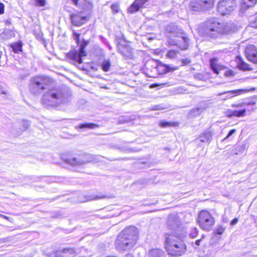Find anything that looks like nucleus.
<instances>
[{"label": "nucleus", "mask_w": 257, "mask_h": 257, "mask_svg": "<svg viewBox=\"0 0 257 257\" xmlns=\"http://www.w3.org/2000/svg\"><path fill=\"white\" fill-rule=\"evenodd\" d=\"M138 239V229L130 226L120 232L115 240V247L119 251H126L132 249Z\"/></svg>", "instance_id": "obj_1"}, {"label": "nucleus", "mask_w": 257, "mask_h": 257, "mask_svg": "<svg viewBox=\"0 0 257 257\" xmlns=\"http://www.w3.org/2000/svg\"><path fill=\"white\" fill-rule=\"evenodd\" d=\"M184 236L174 233H165V247L169 254L180 256L186 251V246L183 241Z\"/></svg>", "instance_id": "obj_2"}, {"label": "nucleus", "mask_w": 257, "mask_h": 257, "mask_svg": "<svg viewBox=\"0 0 257 257\" xmlns=\"http://www.w3.org/2000/svg\"><path fill=\"white\" fill-rule=\"evenodd\" d=\"M70 94L65 89L57 88L49 90L42 98V103L47 106H57L69 101Z\"/></svg>", "instance_id": "obj_3"}, {"label": "nucleus", "mask_w": 257, "mask_h": 257, "mask_svg": "<svg viewBox=\"0 0 257 257\" xmlns=\"http://www.w3.org/2000/svg\"><path fill=\"white\" fill-rule=\"evenodd\" d=\"M166 34L170 40L168 43L171 45H176L181 50H186L189 45V39L183 35V31L175 24H171L166 28Z\"/></svg>", "instance_id": "obj_4"}, {"label": "nucleus", "mask_w": 257, "mask_h": 257, "mask_svg": "<svg viewBox=\"0 0 257 257\" xmlns=\"http://www.w3.org/2000/svg\"><path fill=\"white\" fill-rule=\"evenodd\" d=\"M224 32L223 25L217 21L216 19L208 20L200 28L199 33L203 36L215 39Z\"/></svg>", "instance_id": "obj_5"}, {"label": "nucleus", "mask_w": 257, "mask_h": 257, "mask_svg": "<svg viewBox=\"0 0 257 257\" xmlns=\"http://www.w3.org/2000/svg\"><path fill=\"white\" fill-rule=\"evenodd\" d=\"M197 221L200 228L206 231L211 230L215 223L214 218L207 210L199 212Z\"/></svg>", "instance_id": "obj_6"}, {"label": "nucleus", "mask_w": 257, "mask_h": 257, "mask_svg": "<svg viewBox=\"0 0 257 257\" xmlns=\"http://www.w3.org/2000/svg\"><path fill=\"white\" fill-rule=\"evenodd\" d=\"M50 79L47 77L37 76L34 77L30 85V90L32 93L38 94L42 93L48 89Z\"/></svg>", "instance_id": "obj_7"}, {"label": "nucleus", "mask_w": 257, "mask_h": 257, "mask_svg": "<svg viewBox=\"0 0 257 257\" xmlns=\"http://www.w3.org/2000/svg\"><path fill=\"white\" fill-rule=\"evenodd\" d=\"M62 158L65 162L72 166H80L91 161L90 156L86 154L63 157Z\"/></svg>", "instance_id": "obj_8"}, {"label": "nucleus", "mask_w": 257, "mask_h": 257, "mask_svg": "<svg viewBox=\"0 0 257 257\" xmlns=\"http://www.w3.org/2000/svg\"><path fill=\"white\" fill-rule=\"evenodd\" d=\"M236 6L234 0H222L218 3V12L222 16L226 15L233 11Z\"/></svg>", "instance_id": "obj_9"}, {"label": "nucleus", "mask_w": 257, "mask_h": 257, "mask_svg": "<svg viewBox=\"0 0 257 257\" xmlns=\"http://www.w3.org/2000/svg\"><path fill=\"white\" fill-rule=\"evenodd\" d=\"M86 45L87 43L81 45L79 47V51L74 50L69 52L68 53V57L74 61H77L79 64L82 63V58L86 55V52L84 50Z\"/></svg>", "instance_id": "obj_10"}, {"label": "nucleus", "mask_w": 257, "mask_h": 257, "mask_svg": "<svg viewBox=\"0 0 257 257\" xmlns=\"http://www.w3.org/2000/svg\"><path fill=\"white\" fill-rule=\"evenodd\" d=\"M245 53L247 59L249 61L257 64V51L254 45H248L245 48Z\"/></svg>", "instance_id": "obj_11"}, {"label": "nucleus", "mask_w": 257, "mask_h": 257, "mask_svg": "<svg viewBox=\"0 0 257 257\" xmlns=\"http://www.w3.org/2000/svg\"><path fill=\"white\" fill-rule=\"evenodd\" d=\"M254 88L251 89H239L236 90H233L231 91H224L222 93H219L218 95H221L223 94H226L227 95L224 99H229L234 96L240 95L243 93H245L249 91L254 90Z\"/></svg>", "instance_id": "obj_12"}, {"label": "nucleus", "mask_w": 257, "mask_h": 257, "mask_svg": "<svg viewBox=\"0 0 257 257\" xmlns=\"http://www.w3.org/2000/svg\"><path fill=\"white\" fill-rule=\"evenodd\" d=\"M117 49L120 54L125 58L131 59L133 57V49L129 45H117Z\"/></svg>", "instance_id": "obj_13"}, {"label": "nucleus", "mask_w": 257, "mask_h": 257, "mask_svg": "<svg viewBox=\"0 0 257 257\" xmlns=\"http://www.w3.org/2000/svg\"><path fill=\"white\" fill-rule=\"evenodd\" d=\"M70 19L73 25L79 27L86 23L87 17L82 16L80 14H74L70 16Z\"/></svg>", "instance_id": "obj_14"}, {"label": "nucleus", "mask_w": 257, "mask_h": 257, "mask_svg": "<svg viewBox=\"0 0 257 257\" xmlns=\"http://www.w3.org/2000/svg\"><path fill=\"white\" fill-rule=\"evenodd\" d=\"M76 252L73 248H65L56 253L55 257H76Z\"/></svg>", "instance_id": "obj_15"}, {"label": "nucleus", "mask_w": 257, "mask_h": 257, "mask_svg": "<svg viewBox=\"0 0 257 257\" xmlns=\"http://www.w3.org/2000/svg\"><path fill=\"white\" fill-rule=\"evenodd\" d=\"M179 224L180 220L176 215L172 214L169 215L167 221V225L169 228L175 231L178 227Z\"/></svg>", "instance_id": "obj_16"}, {"label": "nucleus", "mask_w": 257, "mask_h": 257, "mask_svg": "<svg viewBox=\"0 0 257 257\" xmlns=\"http://www.w3.org/2000/svg\"><path fill=\"white\" fill-rule=\"evenodd\" d=\"M156 69L160 74H163L177 69V67H172L171 65L163 63L158 64Z\"/></svg>", "instance_id": "obj_17"}, {"label": "nucleus", "mask_w": 257, "mask_h": 257, "mask_svg": "<svg viewBox=\"0 0 257 257\" xmlns=\"http://www.w3.org/2000/svg\"><path fill=\"white\" fill-rule=\"evenodd\" d=\"M211 103L206 101H203L200 102L198 106L194 108H193L191 112L194 115H200L203 111L206 110L207 108H208L210 105Z\"/></svg>", "instance_id": "obj_18"}, {"label": "nucleus", "mask_w": 257, "mask_h": 257, "mask_svg": "<svg viewBox=\"0 0 257 257\" xmlns=\"http://www.w3.org/2000/svg\"><path fill=\"white\" fill-rule=\"evenodd\" d=\"M148 0H136L129 7L128 12L134 13L139 10Z\"/></svg>", "instance_id": "obj_19"}, {"label": "nucleus", "mask_w": 257, "mask_h": 257, "mask_svg": "<svg viewBox=\"0 0 257 257\" xmlns=\"http://www.w3.org/2000/svg\"><path fill=\"white\" fill-rule=\"evenodd\" d=\"M257 3V0H241L240 10L245 11L250 7H253Z\"/></svg>", "instance_id": "obj_20"}, {"label": "nucleus", "mask_w": 257, "mask_h": 257, "mask_svg": "<svg viewBox=\"0 0 257 257\" xmlns=\"http://www.w3.org/2000/svg\"><path fill=\"white\" fill-rule=\"evenodd\" d=\"M84 199H81L80 201L81 202H85L87 201H90L92 200H96L100 199L105 198V196L104 195H84Z\"/></svg>", "instance_id": "obj_21"}, {"label": "nucleus", "mask_w": 257, "mask_h": 257, "mask_svg": "<svg viewBox=\"0 0 257 257\" xmlns=\"http://www.w3.org/2000/svg\"><path fill=\"white\" fill-rule=\"evenodd\" d=\"M73 3L78 7H80L83 8L84 9H85V7H87L88 10H91L92 9L93 6L92 4L89 2H85L84 6H82L83 3L84 2V0H71Z\"/></svg>", "instance_id": "obj_22"}, {"label": "nucleus", "mask_w": 257, "mask_h": 257, "mask_svg": "<svg viewBox=\"0 0 257 257\" xmlns=\"http://www.w3.org/2000/svg\"><path fill=\"white\" fill-rule=\"evenodd\" d=\"M202 7V11L211 8L214 5V0H199Z\"/></svg>", "instance_id": "obj_23"}, {"label": "nucleus", "mask_w": 257, "mask_h": 257, "mask_svg": "<svg viewBox=\"0 0 257 257\" xmlns=\"http://www.w3.org/2000/svg\"><path fill=\"white\" fill-rule=\"evenodd\" d=\"M189 7L190 10L193 11L199 12L202 11V7L199 0H195L191 2Z\"/></svg>", "instance_id": "obj_24"}, {"label": "nucleus", "mask_w": 257, "mask_h": 257, "mask_svg": "<svg viewBox=\"0 0 257 257\" xmlns=\"http://www.w3.org/2000/svg\"><path fill=\"white\" fill-rule=\"evenodd\" d=\"M237 67L239 69L243 71L252 70L249 65L244 62L240 57H237Z\"/></svg>", "instance_id": "obj_25"}, {"label": "nucleus", "mask_w": 257, "mask_h": 257, "mask_svg": "<svg viewBox=\"0 0 257 257\" xmlns=\"http://www.w3.org/2000/svg\"><path fill=\"white\" fill-rule=\"evenodd\" d=\"M164 252L158 248L153 249L149 252V257H164Z\"/></svg>", "instance_id": "obj_26"}, {"label": "nucleus", "mask_w": 257, "mask_h": 257, "mask_svg": "<svg viewBox=\"0 0 257 257\" xmlns=\"http://www.w3.org/2000/svg\"><path fill=\"white\" fill-rule=\"evenodd\" d=\"M211 133L209 131H206L200 136L199 139L200 142H207L211 141Z\"/></svg>", "instance_id": "obj_27"}, {"label": "nucleus", "mask_w": 257, "mask_h": 257, "mask_svg": "<svg viewBox=\"0 0 257 257\" xmlns=\"http://www.w3.org/2000/svg\"><path fill=\"white\" fill-rule=\"evenodd\" d=\"M22 125V127L20 128V130L18 131L17 135L20 134L22 132L26 131L30 126V122L25 120H22L20 123V125Z\"/></svg>", "instance_id": "obj_28"}, {"label": "nucleus", "mask_w": 257, "mask_h": 257, "mask_svg": "<svg viewBox=\"0 0 257 257\" xmlns=\"http://www.w3.org/2000/svg\"><path fill=\"white\" fill-rule=\"evenodd\" d=\"M11 47L15 53L22 51V44L21 42L11 44Z\"/></svg>", "instance_id": "obj_29"}, {"label": "nucleus", "mask_w": 257, "mask_h": 257, "mask_svg": "<svg viewBox=\"0 0 257 257\" xmlns=\"http://www.w3.org/2000/svg\"><path fill=\"white\" fill-rule=\"evenodd\" d=\"M99 127V125L93 123H85L81 124L79 125V127L80 128H90V129H93L95 128H97Z\"/></svg>", "instance_id": "obj_30"}, {"label": "nucleus", "mask_w": 257, "mask_h": 257, "mask_svg": "<svg viewBox=\"0 0 257 257\" xmlns=\"http://www.w3.org/2000/svg\"><path fill=\"white\" fill-rule=\"evenodd\" d=\"M178 53V51L177 50H174L173 49L169 50L166 54V56L167 58L171 59H176L177 57Z\"/></svg>", "instance_id": "obj_31"}, {"label": "nucleus", "mask_w": 257, "mask_h": 257, "mask_svg": "<svg viewBox=\"0 0 257 257\" xmlns=\"http://www.w3.org/2000/svg\"><path fill=\"white\" fill-rule=\"evenodd\" d=\"M177 122L171 121H161L160 122V125L162 127H166L169 126H175L178 125Z\"/></svg>", "instance_id": "obj_32"}, {"label": "nucleus", "mask_w": 257, "mask_h": 257, "mask_svg": "<svg viewBox=\"0 0 257 257\" xmlns=\"http://www.w3.org/2000/svg\"><path fill=\"white\" fill-rule=\"evenodd\" d=\"M111 64L109 60H104L101 64V69L104 72H107L110 67Z\"/></svg>", "instance_id": "obj_33"}, {"label": "nucleus", "mask_w": 257, "mask_h": 257, "mask_svg": "<svg viewBox=\"0 0 257 257\" xmlns=\"http://www.w3.org/2000/svg\"><path fill=\"white\" fill-rule=\"evenodd\" d=\"M242 102L244 106L246 105H253L255 104V98L253 97H249L244 99Z\"/></svg>", "instance_id": "obj_34"}, {"label": "nucleus", "mask_w": 257, "mask_h": 257, "mask_svg": "<svg viewBox=\"0 0 257 257\" xmlns=\"http://www.w3.org/2000/svg\"><path fill=\"white\" fill-rule=\"evenodd\" d=\"M245 112L246 109L245 108L239 110H235L233 111V115H234V116L242 117L245 115Z\"/></svg>", "instance_id": "obj_35"}, {"label": "nucleus", "mask_w": 257, "mask_h": 257, "mask_svg": "<svg viewBox=\"0 0 257 257\" xmlns=\"http://www.w3.org/2000/svg\"><path fill=\"white\" fill-rule=\"evenodd\" d=\"M245 149V145L238 146L234 150V153L235 154H238L240 152L242 153L243 151H244Z\"/></svg>", "instance_id": "obj_36"}, {"label": "nucleus", "mask_w": 257, "mask_h": 257, "mask_svg": "<svg viewBox=\"0 0 257 257\" xmlns=\"http://www.w3.org/2000/svg\"><path fill=\"white\" fill-rule=\"evenodd\" d=\"M198 234V230L197 228L194 227L192 228L191 232L189 233V236L192 238L195 237Z\"/></svg>", "instance_id": "obj_37"}, {"label": "nucleus", "mask_w": 257, "mask_h": 257, "mask_svg": "<svg viewBox=\"0 0 257 257\" xmlns=\"http://www.w3.org/2000/svg\"><path fill=\"white\" fill-rule=\"evenodd\" d=\"M250 26L252 28L257 29V14L255 16L254 20L250 21Z\"/></svg>", "instance_id": "obj_38"}, {"label": "nucleus", "mask_w": 257, "mask_h": 257, "mask_svg": "<svg viewBox=\"0 0 257 257\" xmlns=\"http://www.w3.org/2000/svg\"><path fill=\"white\" fill-rule=\"evenodd\" d=\"M225 229V227L222 225H220L216 229V233L219 235H221L224 232Z\"/></svg>", "instance_id": "obj_39"}, {"label": "nucleus", "mask_w": 257, "mask_h": 257, "mask_svg": "<svg viewBox=\"0 0 257 257\" xmlns=\"http://www.w3.org/2000/svg\"><path fill=\"white\" fill-rule=\"evenodd\" d=\"M35 2L37 6L43 7L46 4L45 0H35Z\"/></svg>", "instance_id": "obj_40"}, {"label": "nucleus", "mask_w": 257, "mask_h": 257, "mask_svg": "<svg viewBox=\"0 0 257 257\" xmlns=\"http://www.w3.org/2000/svg\"><path fill=\"white\" fill-rule=\"evenodd\" d=\"M111 10L113 12L117 13L118 12L119 7L117 4H113L111 6Z\"/></svg>", "instance_id": "obj_41"}, {"label": "nucleus", "mask_w": 257, "mask_h": 257, "mask_svg": "<svg viewBox=\"0 0 257 257\" xmlns=\"http://www.w3.org/2000/svg\"><path fill=\"white\" fill-rule=\"evenodd\" d=\"M236 132L235 129H232L228 133L227 136L222 140V141H225L227 139H228L229 137H230L232 135H233L234 133Z\"/></svg>", "instance_id": "obj_42"}, {"label": "nucleus", "mask_w": 257, "mask_h": 257, "mask_svg": "<svg viewBox=\"0 0 257 257\" xmlns=\"http://www.w3.org/2000/svg\"><path fill=\"white\" fill-rule=\"evenodd\" d=\"M181 61L182 65H187L191 62V60L189 58L183 59Z\"/></svg>", "instance_id": "obj_43"}, {"label": "nucleus", "mask_w": 257, "mask_h": 257, "mask_svg": "<svg viewBox=\"0 0 257 257\" xmlns=\"http://www.w3.org/2000/svg\"><path fill=\"white\" fill-rule=\"evenodd\" d=\"M186 91V89H185L182 86H180L178 88H177V91L179 93H183Z\"/></svg>", "instance_id": "obj_44"}, {"label": "nucleus", "mask_w": 257, "mask_h": 257, "mask_svg": "<svg viewBox=\"0 0 257 257\" xmlns=\"http://www.w3.org/2000/svg\"><path fill=\"white\" fill-rule=\"evenodd\" d=\"M242 106H244L243 102H242L241 103H237V104H232L231 105V107H234V108L241 107Z\"/></svg>", "instance_id": "obj_45"}, {"label": "nucleus", "mask_w": 257, "mask_h": 257, "mask_svg": "<svg viewBox=\"0 0 257 257\" xmlns=\"http://www.w3.org/2000/svg\"><path fill=\"white\" fill-rule=\"evenodd\" d=\"M233 111L231 110H229L227 111L226 116L228 118H231L232 116H234V115H233Z\"/></svg>", "instance_id": "obj_46"}, {"label": "nucleus", "mask_w": 257, "mask_h": 257, "mask_svg": "<svg viewBox=\"0 0 257 257\" xmlns=\"http://www.w3.org/2000/svg\"><path fill=\"white\" fill-rule=\"evenodd\" d=\"M5 6L4 4L0 3V15L4 13Z\"/></svg>", "instance_id": "obj_47"}, {"label": "nucleus", "mask_w": 257, "mask_h": 257, "mask_svg": "<svg viewBox=\"0 0 257 257\" xmlns=\"http://www.w3.org/2000/svg\"><path fill=\"white\" fill-rule=\"evenodd\" d=\"M7 94L6 90L2 86L0 85V94Z\"/></svg>", "instance_id": "obj_48"}, {"label": "nucleus", "mask_w": 257, "mask_h": 257, "mask_svg": "<svg viewBox=\"0 0 257 257\" xmlns=\"http://www.w3.org/2000/svg\"><path fill=\"white\" fill-rule=\"evenodd\" d=\"M225 74L227 76H230L234 75L233 71H232L231 70L226 71L225 72Z\"/></svg>", "instance_id": "obj_49"}, {"label": "nucleus", "mask_w": 257, "mask_h": 257, "mask_svg": "<svg viewBox=\"0 0 257 257\" xmlns=\"http://www.w3.org/2000/svg\"><path fill=\"white\" fill-rule=\"evenodd\" d=\"M211 68L213 72L216 74H218L219 72L217 69L216 67L214 66L213 64L211 65Z\"/></svg>", "instance_id": "obj_50"}, {"label": "nucleus", "mask_w": 257, "mask_h": 257, "mask_svg": "<svg viewBox=\"0 0 257 257\" xmlns=\"http://www.w3.org/2000/svg\"><path fill=\"white\" fill-rule=\"evenodd\" d=\"M238 222V219L237 218H234L230 222L231 225H234Z\"/></svg>", "instance_id": "obj_51"}, {"label": "nucleus", "mask_w": 257, "mask_h": 257, "mask_svg": "<svg viewBox=\"0 0 257 257\" xmlns=\"http://www.w3.org/2000/svg\"><path fill=\"white\" fill-rule=\"evenodd\" d=\"M201 240H202V239H198V240H196V241L195 242V244L197 246H199L200 244V242H201Z\"/></svg>", "instance_id": "obj_52"}, {"label": "nucleus", "mask_w": 257, "mask_h": 257, "mask_svg": "<svg viewBox=\"0 0 257 257\" xmlns=\"http://www.w3.org/2000/svg\"><path fill=\"white\" fill-rule=\"evenodd\" d=\"M6 25L7 26H9L11 24V20H7L5 21Z\"/></svg>", "instance_id": "obj_53"}, {"label": "nucleus", "mask_w": 257, "mask_h": 257, "mask_svg": "<svg viewBox=\"0 0 257 257\" xmlns=\"http://www.w3.org/2000/svg\"><path fill=\"white\" fill-rule=\"evenodd\" d=\"M0 217L3 218L4 219H7L8 220H9V217H8V216H7L6 215H4L3 214H0Z\"/></svg>", "instance_id": "obj_54"}, {"label": "nucleus", "mask_w": 257, "mask_h": 257, "mask_svg": "<svg viewBox=\"0 0 257 257\" xmlns=\"http://www.w3.org/2000/svg\"><path fill=\"white\" fill-rule=\"evenodd\" d=\"M74 34L75 37V39H76V41H78L80 35L79 34H77L76 33H75Z\"/></svg>", "instance_id": "obj_55"}, {"label": "nucleus", "mask_w": 257, "mask_h": 257, "mask_svg": "<svg viewBox=\"0 0 257 257\" xmlns=\"http://www.w3.org/2000/svg\"><path fill=\"white\" fill-rule=\"evenodd\" d=\"M125 257H133V255L131 254H127L125 255Z\"/></svg>", "instance_id": "obj_56"}, {"label": "nucleus", "mask_w": 257, "mask_h": 257, "mask_svg": "<svg viewBox=\"0 0 257 257\" xmlns=\"http://www.w3.org/2000/svg\"><path fill=\"white\" fill-rule=\"evenodd\" d=\"M198 78H199V79H201V77H202V75H201V74H198Z\"/></svg>", "instance_id": "obj_57"}, {"label": "nucleus", "mask_w": 257, "mask_h": 257, "mask_svg": "<svg viewBox=\"0 0 257 257\" xmlns=\"http://www.w3.org/2000/svg\"><path fill=\"white\" fill-rule=\"evenodd\" d=\"M159 109V108H158V106H156L155 107V108H154V109Z\"/></svg>", "instance_id": "obj_58"}, {"label": "nucleus", "mask_w": 257, "mask_h": 257, "mask_svg": "<svg viewBox=\"0 0 257 257\" xmlns=\"http://www.w3.org/2000/svg\"><path fill=\"white\" fill-rule=\"evenodd\" d=\"M127 151H128V152H131V151H132V149H128L127 150Z\"/></svg>", "instance_id": "obj_59"}]
</instances>
